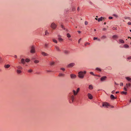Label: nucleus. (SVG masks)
I'll list each match as a JSON object with an SVG mask.
<instances>
[{
	"instance_id": "1a4fd4ad",
	"label": "nucleus",
	"mask_w": 131,
	"mask_h": 131,
	"mask_svg": "<svg viewBox=\"0 0 131 131\" xmlns=\"http://www.w3.org/2000/svg\"><path fill=\"white\" fill-rule=\"evenodd\" d=\"M70 77L71 78L74 79L76 78V76L74 74H71L70 75Z\"/></svg>"
},
{
	"instance_id": "4468645a",
	"label": "nucleus",
	"mask_w": 131,
	"mask_h": 131,
	"mask_svg": "<svg viewBox=\"0 0 131 131\" xmlns=\"http://www.w3.org/2000/svg\"><path fill=\"white\" fill-rule=\"evenodd\" d=\"M42 55L44 56H46L48 55V54L44 52H42Z\"/></svg>"
},
{
	"instance_id": "a19ab883",
	"label": "nucleus",
	"mask_w": 131,
	"mask_h": 131,
	"mask_svg": "<svg viewBox=\"0 0 131 131\" xmlns=\"http://www.w3.org/2000/svg\"><path fill=\"white\" fill-rule=\"evenodd\" d=\"M61 28L63 29H65V28L62 25H61Z\"/></svg>"
},
{
	"instance_id": "c756f323",
	"label": "nucleus",
	"mask_w": 131,
	"mask_h": 131,
	"mask_svg": "<svg viewBox=\"0 0 131 131\" xmlns=\"http://www.w3.org/2000/svg\"><path fill=\"white\" fill-rule=\"evenodd\" d=\"M30 61V60L28 58H27L25 59V61L26 62H28Z\"/></svg>"
},
{
	"instance_id": "a211bd4d",
	"label": "nucleus",
	"mask_w": 131,
	"mask_h": 131,
	"mask_svg": "<svg viewBox=\"0 0 131 131\" xmlns=\"http://www.w3.org/2000/svg\"><path fill=\"white\" fill-rule=\"evenodd\" d=\"M95 70H96L99 71L101 72V70L100 69L98 68H96Z\"/></svg>"
},
{
	"instance_id": "6ab92c4d",
	"label": "nucleus",
	"mask_w": 131,
	"mask_h": 131,
	"mask_svg": "<svg viewBox=\"0 0 131 131\" xmlns=\"http://www.w3.org/2000/svg\"><path fill=\"white\" fill-rule=\"evenodd\" d=\"M89 88L90 90H92L93 89V86L92 85H90L89 87Z\"/></svg>"
},
{
	"instance_id": "052dcab7",
	"label": "nucleus",
	"mask_w": 131,
	"mask_h": 131,
	"mask_svg": "<svg viewBox=\"0 0 131 131\" xmlns=\"http://www.w3.org/2000/svg\"><path fill=\"white\" fill-rule=\"evenodd\" d=\"M115 84L117 85H118L117 83H116L115 82Z\"/></svg>"
},
{
	"instance_id": "f8f14e48",
	"label": "nucleus",
	"mask_w": 131,
	"mask_h": 131,
	"mask_svg": "<svg viewBox=\"0 0 131 131\" xmlns=\"http://www.w3.org/2000/svg\"><path fill=\"white\" fill-rule=\"evenodd\" d=\"M4 67L6 68H8L10 67V65L9 64H5L4 65Z\"/></svg>"
},
{
	"instance_id": "13d9d810",
	"label": "nucleus",
	"mask_w": 131,
	"mask_h": 131,
	"mask_svg": "<svg viewBox=\"0 0 131 131\" xmlns=\"http://www.w3.org/2000/svg\"><path fill=\"white\" fill-rule=\"evenodd\" d=\"M106 30V29L105 28H104L103 29V30H104V31H105V30Z\"/></svg>"
},
{
	"instance_id": "aec40b11",
	"label": "nucleus",
	"mask_w": 131,
	"mask_h": 131,
	"mask_svg": "<svg viewBox=\"0 0 131 131\" xmlns=\"http://www.w3.org/2000/svg\"><path fill=\"white\" fill-rule=\"evenodd\" d=\"M58 39L59 41L61 42L62 41H63V39L60 37H59L58 38Z\"/></svg>"
},
{
	"instance_id": "4c0bfd02",
	"label": "nucleus",
	"mask_w": 131,
	"mask_h": 131,
	"mask_svg": "<svg viewBox=\"0 0 131 131\" xmlns=\"http://www.w3.org/2000/svg\"><path fill=\"white\" fill-rule=\"evenodd\" d=\"M3 61V59L1 58H0V63H2Z\"/></svg>"
},
{
	"instance_id": "7c9ffc66",
	"label": "nucleus",
	"mask_w": 131,
	"mask_h": 131,
	"mask_svg": "<svg viewBox=\"0 0 131 131\" xmlns=\"http://www.w3.org/2000/svg\"><path fill=\"white\" fill-rule=\"evenodd\" d=\"M106 38V36H103L102 37H101V38L102 39H104L105 38Z\"/></svg>"
},
{
	"instance_id": "6e6d98bb",
	"label": "nucleus",
	"mask_w": 131,
	"mask_h": 131,
	"mask_svg": "<svg viewBox=\"0 0 131 131\" xmlns=\"http://www.w3.org/2000/svg\"><path fill=\"white\" fill-rule=\"evenodd\" d=\"M49 33H45V35H49Z\"/></svg>"
},
{
	"instance_id": "72a5a7b5",
	"label": "nucleus",
	"mask_w": 131,
	"mask_h": 131,
	"mask_svg": "<svg viewBox=\"0 0 131 131\" xmlns=\"http://www.w3.org/2000/svg\"><path fill=\"white\" fill-rule=\"evenodd\" d=\"M52 40H53V41L54 42L56 43H57V41L55 39H53Z\"/></svg>"
},
{
	"instance_id": "864d4df0",
	"label": "nucleus",
	"mask_w": 131,
	"mask_h": 131,
	"mask_svg": "<svg viewBox=\"0 0 131 131\" xmlns=\"http://www.w3.org/2000/svg\"><path fill=\"white\" fill-rule=\"evenodd\" d=\"M113 18V17H109V19H112Z\"/></svg>"
},
{
	"instance_id": "4d7b16f0",
	"label": "nucleus",
	"mask_w": 131,
	"mask_h": 131,
	"mask_svg": "<svg viewBox=\"0 0 131 131\" xmlns=\"http://www.w3.org/2000/svg\"><path fill=\"white\" fill-rule=\"evenodd\" d=\"M120 85L121 86L123 85V83H121Z\"/></svg>"
},
{
	"instance_id": "3c124183",
	"label": "nucleus",
	"mask_w": 131,
	"mask_h": 131,
	"mask_svg": "<svg viewBox=\"0 0 131 131\" xmlns=\"http://www.w3.org/2000/svg\"><path fill=\"white\" fill-rule=\"evenodd\" d=\"M48 46V44H45V47H47Z\"/></svg>"
},
{
	"instance_id": "473e14b6",
	"label": "nucleus",
	"mask_w": 131,
	"mask_h": 131,
	"mask_svg": "<svg viewBox=\"0 0 131 131\" xmlns=\"http://www.w3.org/2000/svg\"><path fill=\"white\" fill-rule=\"evenodd\" d=\"M34 62L35 63H37L39 62V61L38 60H35L34 61Z\"/></svg>"
},
{
	"instance_id": "49530a36",
	"label": "nucleus",
	"mask_w": 131,
	"mask_h": 131,
	"mask_svg": "<svg viewBox=\"0 0 131 131\" xmlns=\"http://www.w3.org/2000/svg\"><path fill=\"white\" fill-rule=\"evenodd\" d=\"M61 69L63 70V71H64L65 70V69L64 68H61Z\"/></svg>"
},
{
	"instance_id": "b1692460",
	"label": "nucleus",
	"mask_w": 131,
	"mask_h": 131,
	"mask_svg": "<svg viewBox=\"0 0 131 131\" xmlns=\"http://www.w3.org/2000/svg\"><path fill=\"white\" fill-rule=\"evenodd\" d=\"M74 95H72L71 96V100L72 101V102H73L74 100Z\"/></svg>"
},
{
	"instance_id": "f704fd0d",
	"label": "nucleus",
	"mask_w": 131,
	"mask_h": 131,
	"mask_svg": "<svg viewBox=\"0 0 131 131\" xmlns=\"http://www.w3.org/2000/svg\"><path fill=\"white\" fill-rule=\"evenodd\" d=\"M64 53L66 54H68L69 53V52L67 50H65L64 51Z\"/></svg>"
},
{
	"instance_id": "bb28decb",
	"label": "nucleus",
	"mask_w": 131,
	"mask_h": 131,
	"mask_svg": "<svg viewBox=\"0 0 131 131\" xmlns=\"http://www.w3.org/2000/svg\"><path fill=\"white\" fill-rule=\"evenodd\" d=\"M73 92L74 95H75L77 94V92H76L74 90H73Z\"/></svg>"
},
{
	"instance_id": "9b49d317",
	"label": "nucleus",
	"mask_w": 131,
	"mask_h": 131,
	"mask_svg": "<svg viewBox=\"0 0 131 131\" xmlns=\"http://www.w3.org/2000/svg\"><path fill=\"white\" fill-rule=\"evenodd\" d=\"M104 19V18H103L102 17H101L98 19V21L99 22L100 21H102Z\"/></svg>"
},
{
	"instance_id": "ea45409f",
	"label": "nucleus",
	"mask_w": 131,
	"mask_h": 131,
	"mask_svg": "<svg viewBox=\"0 0 131 131\" xmlns=\"http://www.w3.org/2000/svg\"><path fill=\"white\" fill-rule=\"evenodd\" d=\"M90 44V43L89 42H87L85 44V46H86V45H89Z\"/></svg>"
},
{
	"instance_id": "f3484780",
	"label": "nucleus",
	"mask_w": 131,
	"mask_h": 131,
	"mask_svg": "<svg viewBox=\"0 0 131 131\" xmlns=\"http://www.w3.org/2000/svg\"><path fill=\"white\" fill-rule=\"evenodd\" d=\"M65 75L63 73H60L59 74V77H64Z\"/></svg>"
},
{
	"instance_id": "a878e982",
	"label": "nucleus",
	"mask_w": 131,
	"mask_h": 131,
	"mask_svg": "<svg viewBox=\"0 0 131 131\" xmlns=\"http://www.w3.org/2000/svg\"><path fill=\"white\" fill-rule=\"evenodd\" d=\"M17 68H18V69H22V67L20 66H18L17 67Z\"/></svg>"
},
{
	"instance_id": "bf43d9fd",
	"label": "nucleus",
	"mask_w": 131,
	"mask_h": 131,
	"mask_svg": "<svg viewBox=\"0 0 131 131\" xmlns=\"http://www.w3.org/2000/svg\"><path fill=\"white\" fill-rule=\"evenodd\" d=\"M95 76H97L99 77H100V75H95Z\"/></svg>"
},
{
	"instance_id": "20e7f679",
	"label": "nucleus",
	"mask_w": 131,
	"mask_h": 131,
	"mask_svg": "<svg viewBox=\"0 0 131 131\" xmlns=\"http://www.w3.org/2000/svg\"><path fill=\"white\" fill-rule=\"evenodd\" d=\"M30 52L31 53H34L35 52V48L33 46H32Z\"/></svg>"
},
{
	"instance_id": "4be33fe9",
	"label": "nucleus",
	"mask_w": 131,
	"mask_h": 131,
	"mask_svg": "<svg viewBox=\"0 0 131 131\" xmlns=\"http://www.w3.org/2000/svg\"><path fill=\"white\" fill-rule=\"evenodd\" d=\"M125 48H128L129 47V46L127 44H125L123 46Z\"/></svg>"
},
{
	"instance_id": "393cba45",
	"label": "nucleus",
	"mask_w": 131,
	"mask_h": 131,
	"mask_svg": "<svg viewBox=\"0 0 131 131\" xmlns=\"http://www.w3.org/2000/svg\"><path fill=\"white\" fill-rule=\"evenodd\" d=\"M21 70H17V72L18 74H19L21 73Z\"/></svg>"
},
{
	"instance_id": "412c9836",
	"label": "nucleus",
	"mask_w": 131,
	"mask_h": 131,
	"mask_svg": "<svg viewBox=\"0 0 131 131\" xmlns=\"http://www.w3.org/2000/svg\"><path fill=\"white\" fill-rule=\"evenodd\" d=\"M124 18H125V19H129V20H130V21L131 20V18L129 17H124Z\"/></svg>"
},
{
	"instance_id": "79ce46f5",
	"label": "nucleus",
	"mask_w": 131,
	"mask_h": 131,
	"mask_svg": "<svg viewBox=\"0 0 131 131\" xmlns=\"http://www.w3.org/2000/svg\"><path fill=\"white\" fill-rule=\"evenodd\" d=\"M119 41L121 43H123V40L122 39H120Z\"/></svg>"
},
{
	"instance_id": "9d476101",
	"label": "nucleus",
	"mask_w": 131,
	"mask_h": 131,
	"mask_svg": "<svg viewBox=\"0 0 131 131\" xmlns=\"http://www.w3.org/2000/svg\"><path fill=\"white\" fill-rule=\"evenodd\" d=\"M88 96L89 99H92L93 98L91 94L90 93L88 94Z\"/></svg>"
},
{
	"instance_id": "338daca9",
	"label": "nucleus",
	"mask_w": 131,
	"mask_h": 131,
	"mask_svg": "<svg viewBox=\"0 0 131 131\" xmlns=\"http://www.w3.org/2000/svg\"><path fill=\"white\" fill-rule=\"evenodd\" d=\"M97 40H98V41H100V39H98L97 38Z\"/></svg>"
},
{
	"instance_id": "0eeeda50",
	"label": "nucleus",
	"mask_w": 131,
	"mask_h": 131,
	"mask_svg": "<svg viewBox=\"0 0 131 131\" xmlns=\"http://www.w3.org/2000/svg\"><path fill=\"white\" fill-rule=\"evenodd\" d=\"M75 65V64L74 63H71L68 66V68H70L72 67L73 66Z\"/></svg>"
},
{
	"instance_id": "dca6fc26",
	"label": "nucleus",
	"mask_w": 131,
	"mask_h": 131,
	"mask_svg": "<svg viewBox=\"0 0 131 131\" xmlns=\"http://www.w3.org/2000/svg\"><path fill=\"white\" fill-rule=\"evenodd\" d=\"M128 40V41L130 42V44L131 45V37H128L127 39H126V40Z\"/></svg>"
},
{
	"instance_id": "ddd939ff",
	"label": "nucleus",
	"mask_w": 131,
	"mask_h": 131,
	"mask_svg": "<svg viewBox=\"0 0 131 131\" xmlns=\"http://www.w3.org/2000/svg\"><path fill=\"white\" fill-rule=\"evenodd\" d=\"M110 98L112 100H114L116 99V98L115 97L114 95L112 94L111 95Z\"/></svg>"
},
{
	"instance_id": "09e8293b",
	"label": "nucleus",
	"mask_w": 131,
	"mask_h": 131,
	"mask_svg": "<svg viewBox=\"0 0 131 131\" xmlns=\"http://www.w3.org/2000/svg\"><path fill=\"white\" fill-rule=\"evenodd\" d=\"M127 24L128 25H131V23L130 22H128L127 23Z\"/></svg>"
},
{
	"instance_id": "5701e85b",
	"label": "nucleus",
	"mask_w": 131,
	"mask_h": 131,
	"mask_svg": "<svg viewBox=\"0 0 131 131\" xmlns=\"http://www.w3.org/2000/svg\"><path fill=\"white\" fill-rule=\"evenodd\" d=\"M127 59L128 60V61L129 62H130L131 61V56H129L127 58Z\"/></svg>"
},
{
	"instance_id": "e433bc0d",
	"label": "nucleus",
	"mask_w": 131,
	"mask_h": 131,
	"mask_svg": "<svg viewBox=\"0 0 131 131\" xmlns=\"http://www.w3.org/2000/svg\"><path fill=\"white\" fill-rule=\"evenodd\" d=\"M90 74H91L95 76V75L94 74L93 72H90Z\"/></svg>"
},
{
	"instance_id": "cd10ccee",
	"label": "nucleus",
	"mask_w": 131,
	"mask_h": 131,
	"mask_svg": "<svg viewBox=\"0 0 131 131\" xmlns=\"http://www.w3.org/2000/svg\"><path fill=\"white\" fill-rule=\"evenodd\" d=\"M117 38V35H114L113 36V38L114 39H116Z\"/></svg>"
},
{
	"instance_id": "f257e3e1",
	"label": "nucleus",
	"mask_w": 131,
	"mask_h": 131,
	"mask_svg": "<svg viewBox=\"0 0 131 131\" xmlns=\"http://www.w3.org/2000/svg\"><path fill=\"white\" fill-rule=\"evenodd\" d=\"M86 71H80L78 73L79 77L81 79H83V78L84 75H85L86 73Z\"/></svg>"
},
{
	"instance_id": "680f3d73",
	"label": "nucleus",
	"mask_w": 131,
	"mask_h": 131,
	"mask_svg": "<svg viewBox=\"0 0 131 131\" xmlns=\"http://www.w3.org/2000/svg\"><path fill=\"white\" fill-rule=\"evenodd\" d=\"M119 92L117 91V92H116V94H117V93H119Z\"/></svg>"
},
{
	"instance_id": "de8ad7c7",
	"label": "nucleus",
	"mask_w": 131,
	"mask_h": 131,
	"mask_svg": "<svg viewBox=\"0 0 131 131\" xmlns=\"http://www.w3.org/2000/svg\"><path fill=\"white\" fill-rule=\"evenodd\" d=\"M97 39V37H94L93 38V40H95L96 39Z\"/></svg>"
},
{
	"instance_id": "6e6552de",
	"label": "nucleus",
	"mask_w": 131,
	"mask_h": 131,
	"mask_svg": "<svg viewBox=\"0 0 131 131\" xmlns=\"http://www.w3.org/2000/svg\"><path fill=\"white\" fill-rule=\"evenodd\" d=\"M125 79L128 81L130 82L131 83V78L129 77H125Z\"/></svg>"
},
{
	"instance_id": "c03bdc74",
	"label": "nucleus",
	"mask_w": 131,
	"mask_h": 131,
	"mask_svg": "<svg viewBox=\"0 0 131 131\" xmlns=\"http://www.w3.org/2000/svg\"><path fill=\"white\" fill-rule=\"evenodd\" d=\"M32 70H31V69L29 70L28 71V72H32Z\"/></svg>"
},
{
	"instance_id": "e2e57ef3",
	"label": "nucleus",
	"mask_w": 131,
	"mask_h": 131,
	"mask_svg": "<svg viewBox=\"0 0 131 131\" xmlns=\"http://www.w3.org/2000/svg\"><path fill=\"white\" fill-rule=\"evenodd\" d=\"M77 9H78V11H79V10L80 9H79V7H78Z\"/></svg>"
},
{
	"instance_id": "2eb2a0df",
	"label": "nucleus",
	"mask_w": 131,
	"mask_h": 131,
	"mask_svg": "<svg viewBox=\"0 0 131 131\" xmlns=\"http://www.w3.org/2000/svg\"><path fill=\"white\" fill-rule=\"evenodd\" d=\"M25 61L24 59H22L21 60V63H23V64H24L25 63Z\"/></svg>"
},
{
	"instance_id": "37998d69",
	"label": "nucleus",
	"mask_w": 131,
	"mask_h": 131,
	"mask_svg": "<svg viewBox=\"0 0 131 131\" xmlns=\"http://www.w3.org/2000/svg\"><path fill=\"white\" fill-rule=\"evenodd\" d=\"M113 16L115 17L116 18L117 17V16L115 14H114L113 15Z\"/></svg>"
},
{
	"instance_id": "69168bd1",
	"label": "nucleus",
	"mask_w": 131,
	"mask_h": 131,
	"mask_svg": "<svg viewBox=\"0 0 131 131\" xmlns=\"http://www.w3.org/2000/svg\"><path fill=\"white\" fill-rule=\"evenodd\" d=\"M15 58H17V56H16V55L15 56Z\"/></svg>"
},
{
	"instance_id": "603ef678",
	"label": "nucleus",
	"mask_w": 131,
	"mask_h": 131,
	"mask_svg": "<svg viewBox=\"0 0 131 131\" xmlns=\"http://www.w3.org/2000/svg\"><path fill=\"white\" fill-rule=\"evenodd\" d=\"M81 39L80 38L78 40V42L79 43H80V41L81 40Z\"/></svg>"
},
{
	"instance_id": "774afa93",
	"label": "nucleus",
	"mask_w": 131,
	"mask_h": 131,
	"mask_svg": "<svg viewBox=\"0 0 131 131\" xmlns=\"http://www.w3.org/2000/svg\"><path fill=\"white\" fill-rule=\"evenodd\" d=\"M121 93L122 94H123V91L121 92Z\"/></svg>"
},
{
	"instance_id": "f03ea898",
	"label": "nucleus",
	"mask_w": 131,
	"mask_h": 131,
	"mask_svg": "<svg viewBox=\"0 0 131 131\" xmlns=\"http://www.w3.org/2000/svg\"><path fill=\"white\" fill-rule=\"evenodd\" d=\"M50 26L53 29H55L57 27V25L54 22H53L51 24Z\"/></svg>"
},
{
	"instance_id": "8fccbe9b",
	"label": "nucleus",
	"mask_w": 131,
	"mask_h": 131,
	"mask_svg": "<svg viewBox=\"0 0 131 131\" xmlns=\"http://www.w3.org/2000/svg\"><path fill=\"white\" fill-rule=\"evenodd\" d=\"M123 94H124L125 95H126L127 94V93L126 92H125L123 91Z\"/></svg>"
},
{
	"instance_id": "58836bf2",
	"label": "nucleus",
	"mask_w": 131,
	"mask_h": 131,
	"mask_svg": "<svg viewBox=\"0 0 131 131\" xmlns=\"http://www.w3.org/2000/svg\"><path fill=\"white\" fill-rule=\"evenodd\" d=\"M80 88H78L77 89V92L78 93V92L79 91Z\"/></svg>"
},
{
	"instance_id": "c85d7f7f",
	"label": "nucleus",
	"mask_w": 131,
	"mask_h": 131,
	"mask_svg": "<svg viewBox=\"0 0 131 131\" xmlns=\"http://www.w3.org/2000/svg\"><path fill=\"white\" fill-rule=\"evenodd\" d=\"M67 36L68 38H70L71 37V36L69 33H67Z\"/></svg>"
},
{
	"instance_id": "5fc2aeb1",
	"label": "nucleus",
	"mask_w": 131,
	"mask_h": 131,
	"mask_svg": "<svg viewBox=\"0 0 131 131\" xmlns=\"http://www.w3.org/2000/svg\"><path fill=\"white\" fill-rule=\"evenodd\" d=\"M115 91H114V90H113V91H112V94H114V93H115Z\"/></svg>"
},
{
	"instance_id": "0e129e2a",
	"label": "nucleus",
	"mask_w": 131,
	"mask_h": 131,
	"mask_svg": "<svg viewBox=\"0 0 131 131\" xmlns=\"http://www.w3.org/2000/svg\"><path fill=\"white\" fill-rule=\"evenodd\" d=\"M97 18H95V19L96 20H98V19Z\"/></svg>"
},
{
	"instance_id": "39448f33",
	"label": "nucleus",
	"mask_w": 131,
	"mask_h": 131,
	"mask_svg": "<svg viewBox=\"0 0 131 131\" xmlns=\"http://www.w3.org/2000/svg\"><path fill=\"white\" fill-rule=\"evenodd\" d=\"M109 106V104L107 102H104L103 104V106L107 108H108Z\"/></svg>"
},
{
	"instance_id": "7ed1b4c3",
	"label": "nucleus",
	"mask_w": 131,
	"mask_h": 131,
	"mask_svg": "<svg viewBox=\"0 0 131 131\" xmlns=\"http://www.w3.org/2000/svg\"><path fill=\"white\" fill-rule=\"evenodd\" d=\"M131 83H129L128 84H126V87H125L124 88V90L125 91H127V89L126 87L128 88L129 87H130L131 86Z\"/></svg>"
},
{
	"instance_id": "c9c22d12",
	"label": "nucleus",
	"mask_w": 131,
	"mask_h": 131,
	"mask_svg": "<svg viewBox=\"0 0 131 131\" xmlns=\"http://www.w3.org/2000/svg\"><path fill=\"white\" fill-rule=\"evenodd\" d=\"M54 63V62H52L50 63V65H53Z\"/></svg>"
},
{
	"instance_id": "2f4dec72",
	"label": "nucleus",
	"mask_w": 131,
	"mask_h": 131,
	"mask_svg": "<svg viewBox=\"0 0 131 131\" xmlns=\"http://www.w3.org/2000/svg\"><path fill=\"white\" fill-rule=\"evenodd\" d=\"M55 48L58 51L59 50V49L58 47H57V46L55 47Z\"/></svg>"
},
{
	"instance_id": "423d86ee",
	"label": "nucleus",
	"mask_w": 131,
	"mask_h": 131,
	"mask_svg": "<svg viewBox=\"0 0 131 131\" xmlns=\"http://www.w3.org/2000/svg\"><path fill=\"white\" fill-rule=\"evenodd\" d=\"M107 77L106 76H104L102 77L100 79L101 81H103L106 80Z\"/></svg>"
},
{
	"instance_id": "a18cd8bd",
	"label": "nucleus",
	"mask_w": 131,
	"mask_h": 131,
	"mask_svg": "<svg viewBox=\"0 0 131 131\" xmlns=\"http://www.w3.org/2000/svg\"><path fill=\"white\" fill-rule=\"evenodd\" d=\"M88 24V22L87 21H85V25H86Z\"/></svg>"
}]
</instances>
